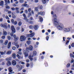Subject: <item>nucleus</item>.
I'll list each match as a JSON object with an SVG mask.
<instances>
[{"label": "nucleus", "mask_w": 74, "mask_h": 74, "mask_svg": "<svg viewBox=\"0 0 74 74\" xmlns=\"http://www.w3.org/2000/svg\"><path fill=\"white\" fill-rule=\"evenodd\" d=\"M31 8H29L28 9V12H31Z\"/></svg>", "instance_id": "obj_44"}, {"label": "nucleus", "mask_w": 74, "mask_h": 74, "mask_svg": "<svg viewBox=\"0 0 74 74\" xmlns=\"http://www.w3.org/2000/svg\"><path fill=\"white\" fill-rule=\"evenodd\" d=\"M29 49V50L30 51H32L33 49V46L32 45H30L29 46V48H28Z\"/></svg>", "instance_id": "obj_13"}, {"label": "nucleus", "mask_w": 74, "mask_h": 74, "mask_svg": "<svg viewBox=\"0 0 74 74\" xmlns=\"http://www.w3.org/2000/svg\"><path fill=\"white\" fill-rule=\"evenodd\" d=\"M38 8L37 7H36L34 8L35 11H36L38 12Z\"/></svg>", "instance_id": "obj_29"}, {"label": "nucleus", "mask_w": 74, "mask_h": 74, "mask_svg": "<svg viewBox=\"0 0 74 74\" xmlns=\"http://www.w3.org/2000/svg\"><path fill=\"white\" fill-rule=\"evenodd\" d=\"M16 48L15 47H12V49H13V50H15Z\"/></svg>", "instance_id": "obj_56"}, {"label": "nucleus", "mask_w": 74, "mask_h": 74, "mask_svg": "<svg viewBox=\"0 0 74 74\" xmlns=\"http://www.w3.org/2000/svg\"><path fill=\"white\" fill-rule=\"evenodd\" d=\"M46 40L47 41L48 40V39H49V36H47L46 37Z\"/></svg>", "instance_id": "obj_55"}, {"label": "nucleus", "mask_w": 74, "mask_h": 74, "mask_svg": "<svg viewBox=\"0 0 74 74\" xmlns=\"http://www.w3.org/2000/svg\"><path fill=\"white\" fill-rule=\"evenodd\" d=\"M12 56L14 59H15V58H16V54L15 53L13 54Z\"/></svg>", "instance_id": "obj_19"}, {"label": "nucleus", "mask_w": 74, "mask_h": 74, "mask_svg": "<svg viewBox=\"0 0 74 74\" xmlns=\"http://www.w3.org/2000/svg\"><path fill=\"white\" fill-rule=\"evenodd\" d=\"M74 62V60H73V59H72V60H71V63H72Z\"/></svg>", "instance_id": "obj_51"}, {"label": "nucleus", "mask_w": 74, "mask_h": 74, "mask_svg": "<svg viewBox=\"0 0 74 74\" xmlns=\"http://www.w3.org/2000/svg\"><path fill=\"white\" fill-rule=\"evenodd\" d=\"M26 66L27 67H29V64L28 63H27L26 64Z\"/></svg>", "instance_id": "obj_59"}, {"label": "nucleus", "mask_w": 74, "mask_h": 74, "mask_svg": "<svg viewBox=\"0 0 74 74\" xmlns=\"http://www.w3.org/2000/svg\"><path fill=\"white\" fill-rule=\"evenodd\" d=\"M4 26H5V25L4 24H1V26L2 27H4Z\"/></svg>", "instance_id": "obj_36"}, {"label": "nucleus", "mask_w": 74, "mask_h": 74, "mask_svg": "<svg viewBox=\"0 0 74 74\" xmlns=\"http://www.w3.org/2000/svg\"><path fill=\"white\" fill-rule=\"evenodd\" d=\"M32 57H33V55H32V56H29L28 58L30 59V60H33V58H32Z\"/></svg>", "instance_id": "obj_14"}, {"label": "nucleus", "mask_w": 74, "mask_h": 74, "mask_svg": "<svg viewBox=\"0 0 74 74\" xmlns=\"http://www.w3.org/2000/svg\"><path fill=\"white\" fill-rule=\"evenodd\" d=\"M64 31L65 32H69L70 31V28H65L64 29Z\"/></svg>", "instance_id": "obj_4"}, {"label": "nucleus", "mask_w": 74, "mask_h": 74, "mask_svg": "<svg viewBox=\"0 0 74 74\" xmlns=\"http://www.w3.org/2000/svg\"><path fill=\"white\" fill-rule=\"evenodd\" d=\"M66 66L67 67H69L70 66V64H68Z\"/></svg>", "instance_id": "obj_40"}, {"label": "nucleus", "mask_w": 74, "mask_h": 74, "mask_svg": "<svg viewBox=\"0 0 74 74\" xmlns=\"http://www.w3.org/2000/svg\"><path fill=\"white\" fill-rule=\"evenodd\" d=\"M26 37L24 36H20V40L21 41H24L26 40Z\"/></svg>", "instance_id": "obj_2"}, {"label": "nucleus", "mask_w": 74, "mask_h": 74, "mask_svg": "<svg viewBox=\"0 0 74 74\" xmlns=\"http://www.w3.org/2000/svg\"><path fill=\"white\" fill-rule=\"evenodd\" d=\"M17 53L19 55H22V52L18 51L17 52Z\"/></svg>", "instance_id": "obj_38"}, {"label": "nucleus", "mask_w": 74, "mask_h": 74, "mask_svg": "<svg viewBox=\"0 0 74 74\" xmlns=\"http://www.w3.org/2000/svg\"><path fill=\"white\" fill-rule=\"evenodd\" d=\"M39 8L40 9H42V5H41L39 7Z\"/></svg>", "instance_id": "obj_54"}, {"label": "nucleus", "mask_w": 74, "mask_h": 74, "mask_svg": "<svg viewBox=\"0 0 74 74\" xmlns=\"http://www.w3.org/2000/svg\"><path fill=\"white\" fill-rule=\"evenodd\" d=\"M22 25V22H20L18 23V26H21Z\"/></svg>", "instance_id": "obj_37"}, {"label": "nucleus", "mask_w": 74, "mask_h": 74, "mask_svg": "<svg viewBox=\"0 0 74 74\" xmlns=\"http://www.w3.org/2000/svg\"><path fill=\"white\" fill-rule=\"evenodd\" d=\"M15 10L16 13H19V8L17 7L16 8H15Z\"/></svg>", "instance_id": "obj_8"}, {"label": "nucleus", "mask_w": 74, "mask_h": 74, "mask_svg": "<svg viewBox=\"0 0 74 74\" xmlns=\"http://www.w3.org/2000/svg\"><path fill=\"white\" fill-rule=\"evenodd\" d=\"M23 53L25 56V57H27V56H28V53H27V51L25 50H24L23 51Z\"/></svg>", "instance_id": "obj_9"}, {"label": "nucleus", "mask_w": 74, "mask_h": 74, "mask_svg": "<svg viewBox=\"0 0 74 74\" xmlns=\"http://www.w3.org/2000/svg\"><path fill=\"white\" fill-rule=\"evenodd\" d=\"M23 16H24V18H26V15L25 14H23Z\"/></svg>", "instance_id": "obj_61"}, {"label": "nucleus", "mask_w": 74, "mask_h": 74, "mask_svg": "<svg viewBox=\"0 0 74 74\" xmlns=\"http://www.w3.org/2000/svg\"><path fill=\"white\" fill-rule=\"evenodd\" d=\"M8 39L9 40H11V37L10 36H8Z\"/></svg>", "instance_id": "obj_39"}, {"label": "nucleus", "mask_w": 74, "mask_h": 74, "mask_svg": "<svg viewBox=\"0 0 74 74\" xmlns=\"http://www.w3.org/2000/svg\"><path fill=\"white\" fill-rule=\"evenodd\" d=\"M5 18H6V19H8V20L10 19V18H9V17H8V16H7L5 17Z\"/></svg>", "instance_id": "obj_46"}, {"label": "nucleus", "mask_w": 74, "mask_h": 74, "mask_svg": "<svg viewBox=\"0 0 74 74\" xmlns=\"http://www.w3.org/2000/svg\"><path fill=\"white\" fill-rule=\"evenodd\" d=\"M11 52L10 51H8L6 53L7 55H10L11 53Z\"/></svg>", "instance_id": "obj_21"}, {"label": "nucleus", "mask_w": 74, "mask_h": 74, "mask_svg": "<svg viewBox=\"0 0 74 74\" xmlns=\"http://www.w3.org/2000/svg\"><path fill=\"white\" fill-rule=\"evenodd\" d=\"M30 19L31 21H33V20H34L33 18V17H31V18H30Z\"/></svg>", "instance_id": "obj_60"}, {"label": "nucleus", "mask_w": 74, "mask_h": 74, "mask_svg": "<svg viewBox=\"0 0 74 74\" xmlns=\"http://www.w3.org/2000/svg\"><path fill=\"white\" fill-rule=\"evenodd\" d=\"M40 22H42V21H43V19L42 18H41L40 19Z\"/></svg>", "instance_id": "obj_35"}, {"label": "nucleus", "mask_w": 74, "mask_h": 74, "mask_svg": "<svg viewBox=\"0 0 74 74\" xmlns=\"http://www.w3.org/2000/svg\"><path fill=\"white\" fill-rule=\"evenodd\" d=\"M24 7H26L27 8H29V6L27 5V4L26 3H24Z\"/></svg>", "instance_id": "obj_25"}, {"label": "nucleus", "mask_w": 74, "mask_h": 74, "mask_svg": "<svg viewBox=\"0 0 74 74\" xmlns=\"http://www.w3.org/2000/svg\"><path fill=\"white\" fill-rule=\"evenodd\" d=\"M14 20L13 19H12L11 20V22L12 23H14Z\"/></svg>", "instance_id": "obj_50"}, {"label": "nucleus", "mask_w": 74, "mask_h": 74, "mask_svg": "<svg viewBox=\"0 0 74 74\" xmlns=\"http://www.w3.org/2000/svg\"><path fill=\"white\" fill-rule=\"evenodd\" d=\"M70 41L69 40H67L66 43V45H68V44H69V42Z\"/></svg>", "instance_id": "obj_41"}, {"label": "nucleus", "mask_w": 74, "mask_h": 74, "mask_svg": "<svg viewBox=\"0 0 74 74\" xmlns=\"http://www.w3.org/2000/svg\"><path fill=\"white\" fill-rule=\"evenodd\" d=\"M17 23H18L17 22V21H15L13 23V24H14V25H16L17 24Z\"/></svg>", "instance_id": "obj_31"}, {"label": "nucleus", "mask_w": 74, "mask_h": 74, "mask_svg": "<svg viewBox=\"0 0 74 74\" xmlns=\"http://www.w3.org/2000/svg\"><path fill=\"white\" fill-rule=\"evenodd\" d=\"M19 1L20 3H23L24 2L23 0H20Z\"/></svg>", "instance_id": "obj_42"}, {"label": "nucleus", "mask_w": 74, "mask_h": 74, "mask_svg": "<svg viewBox=\"0 0 74 74\" xmlns=\"http://www.w3.org/2000/svg\"><path fill=\"white\" fill-rule=\"evenodd\" d=\"M8 70L9 72H12V68H11V67H10L9 68Z\"/></svg>", "instance_id": "obj_18"}, {"label": "nucleus", "mask_w": 74, "mask_h": 74, "mask_svg": "<svg viewBox=\"0 0 74 74\" xmlns=\"http://www.w3.org/2000/svg\"><path fill=\"white\" fill-rule=\"evenodd\" d=\"M13 35H14V33H10V36H13Z\"/></svg>", "instance_id": "obj_57"}, {"label": "nucleus", "mask_w": 74, "mask_h": 74, "mask_svg": "<svg viewBox=\"0 0 74 74\" xmlns=\"http://www.w3.org/2000/svg\"><path fill=\"white\" fill-rule=\"evenodd\" d=\"M3 27L4 28H5V29H7V26L5 25V26Z\"/></svg>", "instance_id": "obj_49"}, {"label": "nucleus", "mask_w": 74, "mask_h": 74, "mask_svg": "<svg viewBox=\"0 0 74 74\" xmlns=\"http://www.w3.org/2000/svg\"><path fill=\"white\" fill-rule=\"evenodd\" d=\"M32 15V13H29V14H28V18H29Z\"/></svg>", "instance_id": "obj_28"}, {"label": "nucleus", "mask_w": 74, "mask_h": 74, "mask_svg": "<svg viewBox=\"0 0 74 74\" xmlns=\"http://www.w3.org/2000/svg\"><path fill=\"white\" fill-rule=\"evenodd\" d=\"M12 44L14 45H15V46L17 48H19V45L17 43H16L15 42H13L12 43Z\"/></svg>", "instance_id": "obj_10"}, {"label": "nucleus", "mask_w": 74, "mask_h": 74, "mask_svg": "<svg viewBox=\"0 0 74 74\" xmlns=\"http://www.w3.org/2000/svg\"><path fill=\"white\" fill-rule=\"evenodd\" d=\"M8 40H6L5 41V45H7V44H8Z\"/></svg>", "instance_id": "obj_30"}, {"label": "nucleus", "mask_w": 74, "mask_h": 74, "mask_svg": "<svg viewBox=\"0 0 74 74\" xmlns=\"http://www.w3.org/2000/svg\"><path fill=\"white\" fill-rule=\"evenodd\" d=\"M57 16H56V15L55 14H54L53 15V17L54 18H56Z\"/></svg>", "instance_id": "obj_33"}, {"label": "nucleus", "mask_w": 74, "mask_h": 74, "mask_svg": "<svg viewBox=\"0 0 74 74\" xmlns=\"http://www.w3.org/2000/svg\"><path fill=\"white\" fill-rule=\"evenodd\" d=\"M11 10H12V11H15V8H12Z\"/></svg>", "instance_id": "obj_48"}, {"label": "nucleus", "mask_w": 74, "mask_h": 74, "mask_svg": "<svg viewBox=\"0 0 74 74\" xmlns=\"http://www.w3.org/2000/svg\"><path fill=\"white\" fill-rule=\"evenodd\" d=\"M35 35V33L33 32L31 34H28L27 35V37H33Z\"/></svg>", "instance_id": "obj_3"}, {"label": "nucleus", "mask_w": 74, "mask_h": 74, "mask_svg": "<svg viewBox=\"0 0 74 74\" xmlns=\"http://www.w3.org/2000/svg\"><path fill=\"white\" fill-rule=\"evenodd\" d=\"M38 15H44L45 13L44 12H43L41 11L40 12H38Z\"/></svg>", "instance_id": "obj_12"}, {"label": "nucleus", "mask_w": 74, "mask_h": 74, "mask_svg": "<svg viewBox=\"0 0 74 74\" xmlns=\"http://www.w3.org/2000/svg\"><path fill=\"white\" fill-rule=\"evenodd\" d=\"M0 42L1 44H2V43H3V40H0Z\"/></svg>", "instance_id": "obj_47"}, {"label": "nucleus", "mask_w": 74, "mask_h": 74, "mask_svg": "<svg viewBox=\"0 0 74 74\" xmlns=\"http://www.w3.org/2000/svg\"><path fill=\"white\" fill-rule=\"evenodd\" d=\"M2 39H4V38H5V36H3L2 37Z\"/></svg>", "instance_id": "obj_63"}, {"label": "nucleus", "mask_w": 74, "mask_h": 74, "mask_svg": "<svg viewBox=\"0 0 74 74\" xmlns=\"http://www.w3.org/2000/svg\"><path fill=\"white\" fill-rule=\"evenodd\" d=\"M13 37L14 38V41H16L18 40V37H16V35L15 34L13 35Z\"/></svg>", "instance_id": "obj_5"}, {"label": "nucleus", "mask_w": 74, "mask_h": 74, "mask_svg": "<svg viewBox=\"0 0 74 74\" xmlns=\"http://www.w3.org/2000/svg\"><path fill=\"white\" fill-rule=\"evenodd\" d=\"M33 55L34 56L37 55V52L36 51H34L33 52Z\"/></svg>", "instance_id": "obj_24"}, {"label": "nucleus", "mask_w": 74, "mask_h": 74, "mask_svg": "<svg viewBox=\"0 0 74 74\" xmlns=\"http://www.w3.org/2000/svg\"><path fill=\"white\" fill-rule=\"evenodd\" d=\"M53 22V24L57 27V29L59 30H62L64 27V25L61 23H58L57 21V18H53L52 20Z\"/></svg>", "instance_id": "obj_1"}, {"label": "nucleus", "mask_w": 74, "mask_h": 74, "mask_svg": "<svg viewBox=\"0 0 74 74\" xmlns=\"http://www.w3.org/2000/svg\"><path fill=\"white\" fill-rule=\"evenodd\" d=\"M39 27L38 25H34V30H38V28Z\"/></svg>", "instance_id": "obj_7"}, {"label": "nucleus", "mask_w": 74, "mask_h": 74, "mask_svg": "<svg viewBox=\"0 0 74 74\" xmlns=\"http://www.w3.org/2000/svg\"><path fill=\"white\" fill-rule=\"evenodd\" d=\"M35 3H38V0H34Z\"/></svg>", "instance_id": "obj_52"}, {"label": "nucleus", "mask_w": 74, "mask_h": 74, "mask_svg": "<svg viewBox=\"0 0 74 74\" xmlns=\"http://www.w3.org/2000/svg\"><path fill=\"white\" fill-rule=\"evenodd\" d=\"M29 27L30 29H33V28L34 27H33V26L32 25H30L29 26Z\"/></svg>", "instance_id": "obj_34"}, {"label": "nucleus", "mask_w": 74, "mask_h": 74, "mask_svg": "<svg viewBox=\"0 0 74 74\" xmlns=\"http://www.w3.org/2000/svg\"><path fill=\"white\" fill-rule=\"evenodd\" d=\"M4 1H2L0 2V5L1 6H2L4 5Z\"/></svg>", "instance_id": "obj_17"}, {"label": "nucleus", "mask_w": 74, "mask_h": 74, "mask_svg": "<svg viewBox=\"0 0 74 74\" xmlns=\"http://www.w3.org/2000/svg\"><path fill=\"white\" fill-rule=\"evenodd\" d=\"M1 55H3L5 54V53H4L2 51L1 52Z\"/></svg>", "instance_id": "obj_45"}, {"label": "nucleus", "mask_w": 74, "mask_h": 74, "mask_svg": "<svg viewBox=\"0 0 74 74\" xmlns=\"http://www.w3.org/2000/svg\"><path fill=\"white\" fill-rule=\"evenodd\" d=\"M6 60H11V58L10 57L9 58H7L6 59Z\"/></svg>", "instance_id": "obj_26"}, {"label": "nucleus", "mask_w": 74, "mask_h": 74, "mask_svg": "<svg viewBox=\"0 0 74 74\" xmlns=\"http://www.w3.org/2000/svg\"><path fill=\"white\" fill-rule=\"evenodd\" d=\"M6 8L8 9L10 8V6H6Z\"/></svg>", "instance_id": "obj_64"}, {"label": "nucleus", "mask_w": 74, "mask_h": 74, "mask_svg": "<svg viewBox=\"0 0 74 74\" xmlns=\"http://www.w3.org/2000/svg\"><path fill=\"white\" fill-rule=\"evenodd\" d=\"M11 29L13 33H15V29L14 28V27L13 25L11 27Z\"/></svg>", "instance_id": "obj_6"}, {"label": "nucleus", "mask_w": 74, "mask_h": 74, "mask_svg": "<svg viewBox=\"0 0 74 74\" xmlns=\"http://www.w3.org/2000/svg\"><path fill=\"white\" fill-rule=\"evenodd\" d=\"M12 64L13 66H15L16 64V62L15 60L12 61Z\"/></svg>", "instance_id": "obj_11"}, {"label": "nucleus", "mask_w": 74, "mask_h": 74, "mask_svg": "<svg viewBox=\"0 0 74 74\" xmlns=\"http://www.w3.org/2000/svg\"><path fill=\"white\" fill-rule=\"evenodd\" d=\"M10 65H11V63L10 61H8V63H7V66H10Z\"/></svg>", "instance_id": "obj_15"}, {"label": "nucleus", "mask_w": 74, "mask_h": 74, "mask_svg": "<svg viewBox=\"0 0 74 74\" xmlns=\"http://www.w3.org/2000/svg\"><path fill=\"white\" fill-rule=\"evenodd\" d=\"M70 56L72 58H74V55L73 54L70 53Z\"/></svg>", "instance_id": "obj_27"}, {"label": "nucleus", "mask_w": 74, "mask_h": 74, "mask_svg": "<svg viewBox=\"0 0 74 74\" xmlns=\"http://www.w3.org/2000/svg\"><path fill=\"white\" fill-rule=\"evenodd\" d=\"M7 34V32L5 31H3V35L4 36H6Z\"/></svg>", "instance_id": "obj_16"}, {"label": "nucleus", "mask_w": 74, "mask_h": 74, "mask_svg": "<svg viewBox=\"0 0 74 74\" xmlns=\"http://www.w3.org/2000/svg\"><path fill=\"white\" fill-rule=\"evenodd\" d=\"M23 19L26 21L27 22H28V20L27 19V17L24 18H23Z\"/></svg>", "instance_id": "obj_32"}, {"label": "nucleus", "mask_w": 74, "mask_h": 74, "mask_svg": "<svg viewBox=\"0 0 74 74\" xmlns=\"http://www.w3.org/2000/svg\"><path fill=\"white\" fill-rule=\"evenodd\" d=\"M12 18H13V19H15V18H16V16H15V15H13L12 16Z\"/></svg>", "instance_id": "obj_43"}, {"label": "nucleus", "mask_w": 74, "mask_h": 74, "mask_svg": "<svg viewBox=\"0 0 74 74\" xmlns=\"http://www.w3.org/2000/svg\"><path fill=\"white\" fill-rule=\"evenodd\" d=\"M27 43L28 45H30L31 44V41L28 40L27 42Z\"/></svg>", "instance_id": "obj_22"}, {"label": "nucleus", "mask_w": 74, "mask_h": 74, "mask_svg": "<svg viewBox=\"0 0 74 74\" xmlns=\"http://www.w3.org/2000/svg\"><path fill=\"white\" fill-rule=\"evenodd\" d=\"M71 47H74V43H72V44L71 45Z\"/></svg>", "instance_id": "obj_58"}, {"label": "nucleus", "mask_w": 74, "mask_h": 74, "mask_svg": "<svg viewBox=\"0 0 74 74\" xmlns=\"http://www.w3.org/2000/svg\"><path fill=\"white\" fill-rule=\"evenodd\" d=\"M11 11H8V13L9 14H11Z\"/></svg>", "instance_id": "obj_62"}, {"label": "nucleus", "mask_w": 74, "mask_h": 74, "mask_svg": "<svg viewBox=\"0 0 74 74\" xmlns=\"http://www.w3.org/2000/svg\"><path fill=\"white\" fill-rule=\"evenodd\" d=\"M10 46H11V42H9L8 46V49L10 48Z\"/></svg>", "instance_id": "obj_20"}, {"label": "nucleus", "mask_w": 74, "mask_h": 74, "mask_svg": "<svg viewBox=\"0 0 74 74\" xmlns=\"http://www.w3.org/2000/svg\"><path fill=\"white\" fill-rule=\"evenodd\" d=\"M42 2L43 4H45L47 3V1L46 0H42Z\"/></svg>", "instance_id": "obj_23"}, {"label": "nucleus", "mask_w": 74, "mask_h": 74, "mask_svg": "<svg viewBox=\"0 0 74 74\" xmlns=\"http://www.w3.org/2000/svg\"><path fill=\"white\" fill-rule=\"evenodd\" d=\"M19 29H20V27H18L16 28V29L17 30H19Z\"/></svg>", "instance_id": "obj_53"}]
</instances>
